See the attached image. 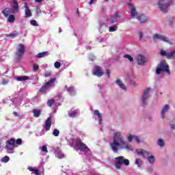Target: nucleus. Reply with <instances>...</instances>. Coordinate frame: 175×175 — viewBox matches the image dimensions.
I'll list each match as a JSON object with an SVG mask.
<instances>
[{"mask_svg": "<svg viewBox=\"0 0 175 175\" xmlns=\"http://www.w3.org/2000/svg\"><path fill=\"white\" fill-rule=\"evenodd\" d=\"M110 146L113 152H118V150L133 151V147L124 140V137L120 132L113 133V141L111 143Z\"/></svg>", "mask_w": 175, "mask_h": 175, "instance_id": "1", "label": "nucleus"}, {"mask_svg": "<svg viewBox=\"0 0 175 175\" xmlns=\"http://www.w3.org/2000/svg\"><path fill=\"white\" fill-rule=\"evenodd\" d=\"M120 17H121L120 14L116 12L107 18L105 25L109 27V32H116L118 29V26L117 25H113V24L117 23Z\"/></svg>", "mask_w": 175, "mask_h": 175, "instance_id": "2", "label": "nucleus"}, {"mask_svg": "<svg viewBox=\"0 0 175 175\" xmlns=\"http://www.w3.org/2000/svg\"><path fill=\"white\" fill-rule=\"evenodd\" d=\"M69 142H72V143H70V146L71 147H77L87 155H91V150L90 148H88V147H87V145H85V144L83 143L81 141H75L70 139H69Z\"/></svg>", "mask_w": 175, "mask_h": 175, "instance_id": "3", "label": "nucleus"}, {"mask_svg": "<svg viewBox=\"0 0 175 175\" xmlns=\"http://www.w3.org/2000/svg\"><path fill=\"white\" fill-rule=\"evenodd\" d=\"M116 163H115V167L116 169H121L122 167V165H124L125 166H129V161L124 156H120L115 158Z\"/></svg>", "mask_w": 175, "mask_h": 175, "instance_id": "4", "label": "nucleus"}, {"mask_svg": "<svg viewBox=\"0 0 175 175\" xmlns=\"http://www.w3.org/2000/svg\"><path fill=\"white\" fill-rule=\"evenodd\" d=\"M150 92H151V88H147L144 91L141 98V105L142 107H146L147 105H148V98L151 97V95H150Z\"/></svg>", "mask_w": 175, "mask_h": 175, "instance_id": "5", "label": "nucleus"}, {"mask_svg": "<svg viewBox=\"0 0 175 175\" xmlns=\"http://www.w3.org/2000/svg\"><path fill=\"white\" fill-rule=\"evenodd\" d=\"M172 1L173 0H159L158 7L161 12L166 13V12H167V9H169V6L172 5Z\"/></svg>", "mask_w": 175, "mask_h": 175, "instance_id": "6", "label": "nucleus"}, {"mask_svg": "<svg viewBox=\"0 0 175 175\" xmlns=\"http://www.w3.org/2000/svg\"><path fill=\"white\" fill-rule=\"evenodd\" d=\"M167 68H169V66H167L165 61L161 62L156 69L157 75H161V73H163V72L170 73V70L167 69Z\"/></svg>", "mask_w": 175, "mask_h": 175, "instance_id": "7", "label": "nucleus"}, {"mask_svg": "<svg viewBox=\"0 0 175 175\" xmlns=\"http://www.w3.org/2000/svg\"><path fill=\"white\" fill-rule=\"evenodd\" d=\"M24 53H25V46H24L23 44H20L16 47V52L15 53L16 61L18 62L20 59H21L23 55H24Z\"/></svg>", "mask_w": 175, "mask_h": 175, "instance_id": "8", "label": "nucleus"}, {"mask_svg": "<svg viewBox=\"0 0 175 175\" xmlns=\"http://www.w3.org/2000/svg\"><path fill=\"white\" fill-rule=\"evenodd\" d=\"M160 54L162 57H166L168 59H174L175 58V50L167 52L163 49H161Z\"/></svg>", "mask_w": 175, "mask_h": 175, "instance_id": "9", "label": "nucleus"}, {"mask_svg": "<svg viewBox=\"0 0 175 175\" xmlns=\"http://www.w3.org/2000/svg\"><path fill=\"white\" fill-rule=\"evenodd\" d=\"M153 40H161L162 42H165V43H169L172 44V42L169 40V38L163 35L155 33L152 36Z\"/></svg>", "mask_w": 175, "mask_h": 175, "instance_id": "10", "label": "nucleus"}, {"mask_svg": "<svg viewBox=\"0 0 175 175\" xmlns=\"http://www.w3.org/2000/svg\"><path fill=\"white\" fill-rule=\"evenodd\" d=\"M93 75L94 76H97V77H102L105 72H103V68L99 66H95L93 69Z\"/></svg>", "mask_w": 175, "mask_h": 175, "instance_id": "11", "label": "nucleus"}, {"mask_svg": "<svg viewBox=\"0 0 175 175\" xmlns=\"http://www.w3.org/2000/svg\"><path fill=\"white\" fill-rule=\"evenodd\" d=\"M136 62L138 65L144 66L147 64V57L144 55L139 54L136 57Z\"/></svg>", "mask_w": 175, "mask_h": 175, "instance_id": "12", "label": "nucleus"}, {"mask_svg": "<svg viewBox=\"0 0 175 175\" xmlns=\"http://www.w3.org/2000/svg\"><path fill=\"white\" fill-rule=\"evenodd\" d=\"M136 154L140 157H142V158H147L150 155V152L144 149H137Z\"/></svg>", "mask_w": 175, "mask_h": 175, "instance_id": "13", "label": "nucleus"}, {"mask_svg": "<svg viewBox=\"0 0 175 175\" xmlns=\"http://www.w3.org/2000/svg\"><path fill=\"white\" fill-rule=\"evenodd\" d=\"M128 6L129 8V9L131 10V14L132 16V17H137V11H136V8H135V5H133V3L129 2L128 3Z\"/></svg>", "mask_w": 175, "mask_h": 175, "instance_id": "14", "label": "nucleus"}, {"mask_svg": "<svg viewBox=\"0 0 175 175\" xmlns=\"http://www.w3.org/2000/svg\"><path fill=\"white\" fill-rule=\"evenodd\" d=\"M28 170H29V172H32V173H33V174L35 175H42V174H44L43 170L42 171L40 170V169H35L32 167H29Z\"/></svg>", "mask_w": 175, "mask_h": 175, "instance_id": "15", "label": "nucleus"}, {"mask_svg": "<svg viewBox=\"0 0 175 175\" xmlns=\"http://www.w3.org/2000/svg\"><path fill=\"white\" fill-rule=\"evenodd\" d=\"M79 114H80L79 109H72L70 111H68V116L71 118H75V117H77V116H79Z\"/></svg>", "mask_w": 175, "mask_h": 175, "instance_id": "16", "label": "nucleus"}, {"mask_svg": "<svg viewBox=\"0 0 175 175\" xmlns=\"http://www.w3.org/2000/svg\"><path fill=\"white\" fill-rule=\"evenodd\" d=\"M167 111H169V105H165L161 111V117L162 120H165V116H166Z\"/></svg>", "mask_w": 175, "mask_h": 175, "instance_id": "17", "label": "nucleus"}, {"mask_svg": "<svg viewBox=\"0 0 175 175\" xmlns=\"http://www.w3.org/2000/svg\"><path fill=\"white\" fill-rule=\"evenodd\" d=\"M64 88L67 91V92H69L71 96H75V95H76V90H75V87L70 86L68 88V85H65Z\"/></svg>", "mask_w": 175, "mask_h": 175, "instance_id": "18", "label": "nucleus"}, {"mask_svg": "<svg viewBox=\"0 0 175 175\" xmlns=\"http://www.w3.org/2000/svg\"><path fill=\"white\" fill-rule=\"evenodd\" d=\"M51 120H52L51 116H49L45 121L44 128L46 131H50V128H51Z\"/></svg>", "mask_w": 175, "mask_h": 175, "instance_id": "19", "label": "nucleus"}, {"mask_svg": "<svg viewBox=\"0 0 175 175\" xmlns=\"http://www.w3.org/2000/svg\"><path fill=\"white\" fill-rule=\"evenodd\" d=\"M12 13H18V3L17 2V0H12Z\"/></svg>", "mask_w": 175, "mask_h": 175, "instance_id": "20", "label": "nucleus"}, {"mask_svg": "<svg viewBox=\"0 0 175 175\" xmlns=\"http://www.w3.org/2000/svg\"><path fill=\"white\" fill-rule=\"evenodd\" d=\"M5 148L7 150L8 154H13V150H14V145L7 143Z\"/></svg>", "mask_w": 175, "mask_h": 175, "instance_id": "21", "label": "nucleus"}, {"mask_svg": "<svg viewBox=\"0 0 175 175\" xmlns=\"http://www.w3.org/2000/svg\"><path fill=\"white\" fill-rule=\"evenodd\" d=\"M136 18L142 23H146L147 21V16L146 15L142 14L138 15V16L136 17Z\"/></svg>", "mask_w": 175, "mask_h": 175, "instance_id": "22", "label": "nucleus"}, {"mask_svg": "<svg viewBox=\"0 0 175 175\" xmlns=\"http://www.w3.org/2000/svg\"><path fill=\"white\" fill-rule=\"evenodd\" d=\"M116 84L118 85V87H120L121 90H123L124 91H126V86L124 84V83H122V81H120V79L116 80Z\"/></svg>", "mask_w": 175, "mask_h": 175, "instance_id": "23", "label": "nucleus"}, {"mask_svg": "<svg viewBox=\"0 0 175 175\" xmlns=\"http://www.w3.org/2000/svg\"><path fill=\"white\" fill-rule=\"evenodd\" d=\"M8 102H12L14 105L17 107V106H20L21 105V98H16L13 100H8Z\"/></svg>", "mask_w": 175, "mask_h": 175, "instance_id": "24", "label": "nucleus"}, {"mask_svg": "<svg viewBox=\"0 0 175 175\" xmlns=\"http://www.w3.org/2000/svg\"><path fill=\"white\" fill-rule=\"evenodd\" d=\"M57 80L56 78H53L50 81H47L45 83V85L48 87L49 89L54 87V83H55V81Z\"/></svg>", "mask_w": 175, "mask_h": 175, "instance_id": "25", "label": "nucleus"}, {"mask_svg": "<svg viewBox=\"0 0 175 175\" xmlns=\"http://www.w3.org/2000/svg\"><path fill=\"white\" fill-rule=\"evenodd\" d=\"M20 35V32L14 31V32L10 34H5L6 38H11V39H14V38H17Z\"/></svg>", "mask_w": 175, "mask_h": 175, "instance_id": "26", "label": "nucleus"}, {"mask_svg": "<svg viewBox=\"0 0 175 175\" xmlns=\"http://www.w3.org/2000/svg\"><path fill=\"white\" fill-rule=\"evenodd\" d=\"M25 16L28 18L29 17H32V13H31V10L28 5H25Z\"/></svg>", "mask_w": 175, "mask_h": 175, "instance_id": "27", "label": "nucleus"}, {"mask_svg": "<svg viewBox=\"0 0 175 175\" xmlns=\"http://www.w3.org/2000/svg\"><path fill=\"white\" fill-rule=\"evenodd\" d=\"M55 157L59 159H62V158H65V154L61 150H57L55 152Z\"/></svg>", "mask_w": 175, "mask_h": 175, "instance_id": "28", "label": "nucleus"}, {"mask_svg": "<svg viewBox=\"0 0 175 175\" xmlns=\"http://www.w3.org/2000/svg\"><path fill=\"white\" fill-rule=\"evenodd\" d=\"M32 113H33L34 117H36V118H38V117H40L42 111L40 109H33Z\"/></svg>", "mask_w": 175, "mask_h": 175, "instance_id": "29", "label": "nucleus"}, {"mask_svg": "<svg viewBox=\"0 0 175 175\" xmlns=\"http://www.w3.org/2000/svg\"><path fill=\"white\" fill-rule=\"evenodd\" d=\"M3 14L5 16V17H9V16L12 15V9H10V8H5L3 11Z\"/></svg>", "mask_w": 175, "mask_h": 175, "instance_id": "30", "label": "nucleus"}, {"mask_svg": "<svg viewBox=\"0 0 175 175\" xmlns=\"http://www.w3.org/2000/svg\"><path fill=\"white\" fill-rule=\"evenodd\" d=\"M16 80L17 81H25L27 80H29V77H27V76H19V77H15Z\"/></svg>", "mask_w": 175, "mask_h": 175, "instance_id": "31", "label": "nucleus"}, {"mask_svg": "<svg viewBox=\"0 0 175 175\" xmlns=\"http://www.w3.org/2000/svg\"><path fill=\"white\" fill-rule=\"evenodd\" d=\"M94 116H98L99 124L100 125V124H102V114L100 113H99V110L96 109L94 111Z\"/></svg>", "mask_w": 175, "mask_h": 175, "instance_id": "32", "label": "nucleus"}, {"mask_svg": "<svg viewBox=\"0 0 175 175\" xmlns=\"http://www.w3.org/2000/svg\"><path fill=\"white\" fill-rule=\"evenodd\" d=\"M48 90L50 89L44 85L40 88V92H41L42 94H47Z\"/></svg>", "mask_w": 175, "mask_h": 175, "instance_id": "33", "label": "nucleus"}, {"mask_svg": "<svg viewBox=\"0 0 175 175\" xmlns=\"http://www.w3.org/2000/svg\"><path fill=\"white\" fill-rule=\"evenodd\" d=\"M147 159L149 162V163H154V162H155V157L153 156V155H151V156H148L147 157Z\"/></svg>", "mask_w": 175, "mask_h": 175, "instance_id": "34", "label": "nucleus"}, {"mask_svg": "<svg viewBox=\"0 0 175 175\" xmlns=\"http://www.w3.org/2000/svg\"><path fill=\"white\" fill-rule=\"evenodd\" d=\"M49 55V53L48 52H42V53H40L36 55L37 58H43V57H46Z\"/></svg>", "mask_w": 175, "mask_h": 175, "instance_id": "35", "label": "nucleus"}, {"mask_svg": "<svg viewBox=\"0 0 175 175\" xmlns=\"http://www.w3.org/2000/svg\"><path fill=\"white\" fill-rule=\"evenodd\" d=\"M135 165H137V167H142V165L143 161L141 159H136L135 161Z\"/></svg>", "mask_w": 175, "mask_h": 175, "instance_id": "36", "label": "nucleus"}, {"mask_svg": "<svg viewBox=\"0 0 175 175\" xmlns=\"http://www.w3.org/2000/svg\"><path fill=\"white\" fill-rule=\"evenodd\" d=\"M10 160V158L8 156H5L4 157L1 159V162H2L3 163H8V162H9V161Z\"/></svg>", "mask_w": 175, "mask_h": 175, "instance_id": "37", "label": "nucleus"}, {"mask_svg": "<svg viewBox=\"0 0 175 175\" xmlns=\"http://www.w3.org/2000/svg\"><path fill=\"white\" fill-rule=\"evenodd\" d=\"M8 21L9 23H11V24H13L14 21H16V18L14 17V15H10L8 16Z\"/></svg>", "mask_w": 175, "mask_h": 175, "instance_id": "38", "label": "nucleus"}, {"mask_svg": "<svg viewBox=\"0 0 175 175\" xmlns=\"http://www.w3.org/2000/svg\"><path fill=\"white\" fill-rule=\"evenodd\" d=\"M157 145L159 146V147H164L165 146V141L162 139H159L157 141Z\"/></svg>", "mask_w": 175, "mask_h": 175, "instance_id": "39", "label": "nucleus"}, {"mask_svg": "<svg viewBox=\"0 0 175 175\" xmlns=\"http://www.w3.org/2000/svg\"><path fill=\"white\" fill-rule=\"evenodd\" d=\"M124 57L129 59V61H130V62H133V57H132V56H131V55L126 54L124 55Z\"/></svg>", "mask_w": 175, "mask_h": 175, "instance_id": "40", "label": "nucleus"}, {"mask_svg": "<svg viewBox=\"0 0 175 175\" xmlns=\"http://www.w3.org/2000/svg\"><path fill=\"white\" fill-rule=\"evenodd\" d=\"M53 136H55L56 137L59 136V130L55 129L53 132Z\"/></svg>", "mask_w": 175, "mask_h": 175, "instance_id": "41", "label": "nucleus"}, {"mask_svg": "<svg viewBox=\"0 0 175 175\" xmlns=\"http://www.w3.org/2000/svg\"><path fill=\"white\" fill-rule=\"evenodd\" d=\"M139 35V40L142 41L143 40V38H144V33L143 31H139L138 33Z\"/></svg>", "mask_w": 175, "mask_h": 175, "instance_id": "42", "label": "nucleus"}, {"mask_svg": "<svg viewBox=\"0 0 175 175\" xmlns=\"http://www.w3.org/2000/svg\"><path fill=\"white\" fill-rule=\"evenodd\" d=\"M36 16H40V14H42V10H40V8H39V7H36Z\"/></svg>", "mask_w": 175, "mask_h": 175, "instance_id": "43", "label": "nucleus"}, {"mask_svg": "<svg viewBox=\"0 0 175 175\" xmlns=\"http://www.w3.org/2000/svg\"><path fill=\"white\" fill-rule=\"evenodd\" d=\"M47 105L49 107H51V106H53V105H54V99H51V100H49L48 102H47Z\"/></svg>", "mask_w": 175, "mask_h": 175, "instance_id": "44", "label": "nucleus"}, {"mask_svg": "<svg viewBox=\"0 0 175 175\" xmlns=\"http://www.w3.org/2000/svg\"><path fill=\"white\" fill-rule=\"evenodd\" d=\"M30 24L33 25V27H38L39 25H38V22H36V20H31L30 21Z\"/></svg>", "mask_w": 175, "mask_h": 175, "instance_id": "45", "label": "nucleus"}, {"mask_svg": "<svg viewBox=\"0 0 175 175\" xmlns=\"http://www.w3.org/2000/svg\"><path fill=\"white\" fill-rule=\"evenodd\" d=\"M16 144H18V146H21L23 144V139L18 138L16 140H15Z\"/></svg>", "mask_w": 175, "mask_h": 175, "instance_id": "46", "label": "nucleus"}, {"mask_svg": "<svg viewBox=\"0 0 175 175\" xmlns=\"http://www.w3.org/2000/svg\"><path fill=\"white\" fill-rule=\"evenodd\" d=\"M129 81L131 85H136V82L131 77H129Z\"/></svg>", "mask_w": 175, "mask_h": 175, "instance_id": "47", "label": "nucleus"}, {"mask_svg": "<svg viewBox=\"0 0 175 175\" xmlns=\"http://www.w3.org/2000/svg\"><path fill=\"white\" fill-rule=\"evenodd\" d=\"M14 143H16V139L13 138L10 139L9 141H7V144H12V146H14Z\"/></svg>", "mask_w": 175, "mask_h": 175, "instance_id": "48", "label": "nucleus"}, {"mask_svg": "<svg viewBox=\"0 0 175 175\" xmlns=\"http://www.w3.org/2000/svg\"><path fill=\"white\" fill-rule=\"evenodd\" d=\"M54 66L56 69H59L61 68V63L59 62H55Z\"/></svg>", "mask_w": 175, "mask_h": 175, "instance_id": "49", "label": "nucleus"}, {"mask_svg": "<svg viewBox=\"0 0 175 175\" xmlns=\"http://www.w3.org/2000/svg\"><path fill=\"white\" fill-rule=\"evenodd\" d=\"M39 69V65L35 64L33 65V72H38V70Z\"/></svg>", "mask_w": 175, "mask_h": 175, "instance_id": "50", "label": "nucleus"}, {"mask_svg": "<svg viewBox=\"0 0 175 175\" xmlns=\"http://www.w3.org/2000/svg\"><path fill=\"white\" fill-rule=\"evenodd\" d=\"M88 58H89L90 61H92V62H93V61H95V59H96L95 56L92 54H90L89 55Z\"/></svg>", "mask_w": 175, "mask_h": 175, "instance_id": "51", "label": "nucleus"}, {"mask_svg": "<svg viewBox=\"0 0 175 175\" xmlns=\"http://www.w3.org/2000/svg\"><path fill=\"white\" fill-rule=\"evenodd\" d=\"M42 152H45V153L49 152V150H47V146H43L42 147Z\"/></svg>", "mask_w": 175, "mask_h": 175, "instance_id": "52", "label": "nucleus"}, {"mask_svg": "<svg viewBox=\"0 0 175 175\" xmlns=\"http://www.w3.org/2000/svg\"><path fill=\"white\" fill-rule=\"evenodd\" d=\"M133 140L137 143H140V138L138 136L134 135Z\"/></svg>", "mask_w": 175, "mask_h": 175, "instance_id": "53", "label": "nucleus"}, {"mask_svg": "<svg viewBox=\"0 0 175 175\" xmlns=\"http://www.w3.org/2000/svg\"><path fill=\"white\" fill-rule=\"evenodd\" d=\"M105 75H107L108 79H110V70L107 69L105 72Z\"/></svg>", "mask_w": 175, "mask_h": 175, "instance_id": "54", "label": "nucleus"}, {"mask_svg": "<svg viewBox=\"0 0 175 175\" xmlns=\"http://www.w3.org/2000/svg\"><path fill=\"white\" fill-rule=\"evenodd\" d=\"M44 76L45 77H50L51 76V72H46Z\"/></svg>", "mask_w": 175, "mask_h": 175, "instance_id": "55", "label": "nucleus"}, {"mask_svg": "<svg viewBox=\"0 0 175 175\" xmlns=\"http://www.w3.org/2000/svg\"><path fill=\"white\" fill-rule=\"evenodd\" d=\"M8 83H9L8 79H3L2 81V84H3V85H6V84H8Z\"/></svg>", "mask_w": 175, "mask_h": 175, "instance_id": "56", "label": "nucleus"}, {"mask_svg": "<svg viewBox=\"0 0 175 175\" xmlns=\"http://www.w3.org/2000/svg\"><path fill=\"white\" fill-rule=\"evenodd\" d=\"M133 137H134V135H129L128 137V141L130 142H132V140H133Z\"/></svg>", "mask_w": 175, "mask_h": 175, "instance_id": "57", "label": "nucleus"}, {"mask_svg": "<svg viewBox=\"0 0 175 175\" xmlns=\"http://www.w3.org/2000/svg\"><path fill=\"white\" fill-rule=\"evenodd\" d=\"M97 40L100 42H102L105 41V39H103V38L102 37H99V38H97Z\"/></svg>", "mask_w": 175, "mask_h": 175, "instance_id": "58", "label": "nucleus"}, {"mask_svg": "<svg viewBox=\"0 0 175 175\" xmlns=\"http://www.w3.org/2000/svg\"><path fill=\"white\" fill-rule=\"evenodd\" d=\"M96 0H90V1L89 2V5H94V3H95V1Z\"/></svg>", "mask_w": 175, "mask_h": 175, "instance_id": "59", "label": "nucleus"}, {"mask_svg": "<svg viewBox=\"0 0 175 175\" xmlns=\"http://www.w3.org/2000/svg\"><path fill=\"white\" fill-rule=\"evenodd\" d=\"M65 174H67V175H70V174H73V173L70 171H67L66 172H65Z\"/></svg>", "mask_w": 175, "mask_h": 175, "instance_id": "60", "label": "nucleus"}, {"mask_svg": "<svg viewBox=\"0 0 175 175\" xmlns=\"http://www.w3.org/2000/svg\"><path fill=\"white\" fill-rule=\"evenodd\" d=\"M170 126H171V128L172 129H175V126H174V124H173V123H170Z\"/></svg>", "mask_w": 175, "mask_h": 175, "instance_id": "61", "label": "nucleus"}, {"mask_svg": "<svg viewBox=\"0 0 175 175\" xmlns=\"http://www.w3.org/2000/svg\"><path fill=\"white\" fill-rule=\"evenodd\" d=\"M35 1L37 2V3H42L43 0H35Z\"/></svg>", "mask_w": 175, "mask_h": 175, "instance_id": "62", "label": "nucleus"}, {"mask_svg": "<svg viewBox=\"0 0 175 175\" xmlns=\"http://www.w3.org/2000/svg\"><path fill=\"white\" fill-rule=\"evenodd\" d=\"M13 114H14V116H15L16 117H18V113L17 112H16V111H14V112H13Z\"/></svg>", "mask_w": 175, "mask_h": 175, "instance_id": "63", "label": "nucleus"}, {"mask_svg": "<svg viewBox=\"0 0 175 175\" xmlns=\"http://www.w3.org/2000/svg\"><path fill=\"white\" fill-rule=\"evenodd\" d=\"M100 10H101V12L103 13V12H105V8L102 7Z\"/></svg>", "mask_w": 175, "mask_h": 175, "instance_id": "64", "label": "nucleus"}]
</instances>
